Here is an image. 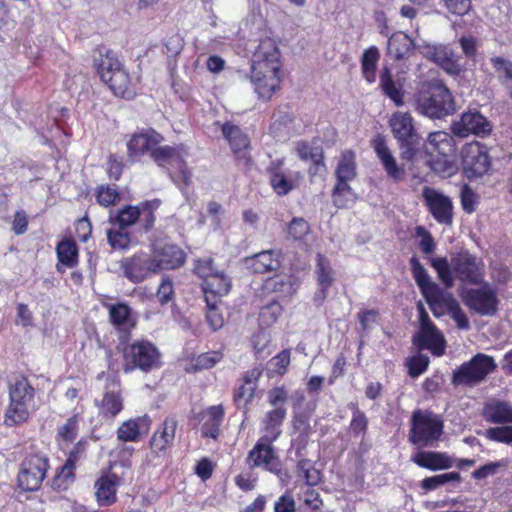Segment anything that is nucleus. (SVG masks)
I'll return each instance as SVG.
<instances>
[{
    "label": "nucleus",
    "mask_w": 512,
    "mask_h": 512,
    "mask_svg": "<svg viewBox=\"0 0 512 512\" xmlns=\"http://www.w3.org/2000/svg\"><path fill=\"white\" fill-rule=\"evenodd\" d=\"M281 54L272 38H264L254 48L251 58V82L258 96L270 99L280 87Z\"/></svg>",
    "instance_id": "1"
},
{
    "label": "nucleus",
    "mask_w": 512,
    "mask_h": 512,
    "mask_svg": "<svg viewBox=\"0 0 512 512\" xmlns=\"http://www.w3.org/2000/svg\"><path fill=\"white\" fill-rule=\"evenodd\" d=\"M430 264L447 287L453 286L455 279L467 284H479L484 279L483 261L468 251L454 254L450 260L445 257L431 258Z\"/></svg>",
    "instance_id": "2"
},
{
    "label": "nucleus",
    "mask_w": 512,
    "mask_h": 512,
    "mask_svg": "<svg viewBox=\"0 0 512 512\" xmlns=\"http://www.w3.org/2000/svg\"><path fill=\"white\" fill-rule=\"evenodd\" d=\"M413 100L415 110L431 119H442L456 110L450 90L438 80L423 83Z\"/></svg>",
    "instance_id": "3"
},
{
    "label": "nucleus",
    "mask_w": 512,
    "mask_h": 512,
    "mask_svg": "<svg viewBox=\"0 0 512 512\" xmlns=\"http://www.w3.org/2000/svg\"><path fill=\"white\" fill-rule=\"evenodd\" d=\"M34 388L23 376H17L9 385L10 403L5 412V423L16 425L25 422L33 409Z\"/></svg>",
    "instance_id": "4"
},
{
    "label": "nucleus",
    "mask_w": 512,
    "mask_h": 512,
    "mask_svg": "<svg viewBox=\"0 0 512 512\" xmlns=\"http://www.w3.org/2000/svg\"><path fill=\"white\" fill-rule=\"evenodd\" d=\"M443 420L428 410H416L411 417L409 440L415 445L431 446L443 434Z\"/></svg>",
    "instance_id": "5"
},
{
    "label": "nucleus",
    "mask_w": 512,
    "mask_h": 512,
    "mask_svg": "<svg viewBox=\"0 0 512 512\" xmlns=\"http://www.w3.org/2000/svg\"><path fill=\"white\" fill-rule=\"evenodd\" d=\"M425 149L431 156L436 154L438 158L429 161L430 167L442 176H450L455 171L454 162L449 159L455 152L453 137L444 131L430 133Z\"/></svg>",
    "instance_id": "6"
},
{
    "label": "nucleus",
    "mask_w": 512,
    "mask_h": 512,
    "mask_svg": "<svg viewBox=\"0 0 512 512\" xmlns=\"http://www.w3.org/2000/svg\"><path fill=\"white\" fill-rule=\"evenodd\" d=\"M496 367V362L492 356L478 353L453 372L452 383L454 385L475 386L482 382Z\"/></svg>",
    "instance_id": "7"
},
{
    "label": "nucleus",
    "mask_w": 512,
    "mask_h": 512,
    "mask_svg": "<svg viewBox=\"0 0 512 512\" xmlns=\"http://www.w3.org/2000/svg\"><path fill=\"white\" fill-rule=\"evenodd\" d=\"M124 361L125 372L136 368L146 372L158 366L160 353L151 342L136 341L125 348Z\"/></svg>",
    "instance_id": "8"
},
{
    "label": "nucleus",
    "mask_w": 512,
    "mask_h": 512,
    "mask_svg": "<svg viewBox=\"0 0 512 512\" xmlns=\"http://www.w3.org/2000/svg\"><path fill=\"white\" fill-rule=\"evenodd\" d=\"M420 330L413 341L419 349H427L434 356H442L446 349V340L442 332L429 319L422 303L418 304Z\"/></svg>",
    "instance_id": "9"
},
{
    "label": "nucleus",
    "mask_w": 512,
    "mask_h": 512,
    "mask_svg": "<svg viewBox=\"0 0 512 512\" xmlns=\"http://www.w3.org/2000/svg\"><path fill=\"white\" fill-rule=\"evenodd\" d=\"M273 441L275 435L261 437L250 451L249 461L252 466L261 467L284 481L288 474L283 470L282 462L272 446Z\"/></svg>",
    "instance_id": "10"
},
{
    "label": "nucleus",
    "mask_w": 512,
    "mask_h": 512,
    "mask_svg": "<svg viewBox=\"0 0 512 512\" xmlns=\"http://www.w3.org/2000/svg\"><path fill=\"white\" fill-rule=\"evenodd\" d=\"M463 170L468 178L483 176L490 168L487 148L480 142L464 145L461 151Z\"/></svg>",
    "instance_id": "11"
},
{
    "label": "nucleus",
    "mask_w": 512,
    "mask_h": 512,
    "mask_svg": "<svg viewBox=\"0 0 512 512\" xmlns=\"http://www.w3.org/2000/svg\"><path fill=\"white\" fill-rule=\"evenodd\" d=\"M48 461L38 455L24 459L18 474L19 486L25 491H36L46 476Z\"/></svg>",
    "instance_id": "12"
},
{
    "label": "nucleus",
    "mask_w": 512,
    "mask_h": 512,
    "mask_svg": "<svg viewBox=\"0 0 512 512\" xmlns=\"http://www.w3.org/2000/svg\"><path fill=\"white\" fill-rule=\"evenodd\" d=\"M270 184L277 195H286L298 185L301 175L285 167L284 159H277L268 167Z\"/></svg>",
    "instance_id": "13"
},
{
    "label": "nucleus",
    "mask_w": 512,
    "mask_h": 512,
    "mask_svg": "<svg viewBox=\"0 0 512 512\" xmlns=\"http://www.w3.org/2000/svg\"><path fill=\"white\" fill-rule=\"evenodd\" d=\"M452 131L459 137H467L470 134L484 137L491 132V124L478 111L469 110L453 123Z\"/></svg>",
    "instance_id": "14"
},
{
    "label": "nucleus",
    "mask_w": 512,
    "mask_h": 512,
    "mask_svg": "<svg viewBox=\"0 0 512 512\" xmlns=\"http://www.w3.org/2000/svg\"><path fill=\"white\" fill-rule=\"evenodd\" d=\"M419 48L423 56L437 63L448 74L459 75L463 71L464 66L460 57L449 47L425 44Z\"/></svg>",
    "instance_id": "15"
},
{
    "label": "nucleus",
    "mask_w": 512,
    "mask_h": 512,
    "mask_svg": "<svg viewBox=\"0 0 512 512\" xmlns=\"http://www.w3.org/2000/svg\"><path fill=\"white\" fill-rule=\"evenodd\" d=\"M410 263L413 277L420 288L421 293L429 304L433 314H436V305L438 304L439 299L442 298L443 291L431 280L426 269L416 257H412Z\"/></svg>",
    "instance_id": "16"
},
{
    "label": "nucleus",
    "mask_w": 512,
    "mask_h": 512,
    "mask_svg": "<svg viewBox=\"0 0 512 512\" xmlns=\"http://www.w3.org/2000/svg\"><path fill=\"white\" fill-rule=\"evenodd\" d=\"M423 198L434 219L440 224L452 223L453 205L450 198L431 187H424Z\"/></svg>",
    "instance_id": "17"
},
{
    "label": "nucleus",
    "mask_w": 512,
    "mask_h": 512,
    "mask_svg": "<svg viewBox=\"0 0 512 512\" xmlns=\"http://www.w3.org/2000/svg\"><path fill=\"white\" fill-rule=\"evenodd\" d=\"M124 276L134 283L142 282L151 273L157 271L152 257L143 254L134 255L121 261Z\"/></svg>",
    "instance_id": "18"
},
{
    "label": "nucleus",
    "mask_w": 512,
    "mask_h": 512,
    "mask_svg": "<svg viewBox=\"0 0 512 512\" xmlns=\"http://www.w3.org/2000/svg\"><path fill=\"white\" fill-rule=\"evenodd\" d=\"M371 145L387 176L394 182L402 181L405 177V169L398 165L385 139L378 135L372 140Z\"/></svg>",
    "instance_id": "19"
},
{
    "label": "nucleus",
    "mask_w": 512,
    "mask_h": 512,
    "mask_svg": "<svg viewBox=\"0 0 512 512\" xmlns=\"http://www.w3.org/2000/svg\"><path fill=\"white\" fill-rule=\"evenodd\" d=\"M467 305L482 315H492L496 312L498 299L495 291L484 285L479 289H471L466 296Z\"/></svg>",
    "instance_id": "20"
},
{
    "label": "nucleus",
    "mask_w": 512,
    "mask_h": 512,
    "mask_svg": "<svg viewBox=\"0 0 512 512\" xmlns=\"http://www.w3.org/2000/svg\"><path fill=\"white\" fill-rule=\"evenodd\" d=\"M315 275L318 289L314 295V302L320 305L326 299L328 289L335 281V271L332 268L330 261L321 254L317 255Z\"/></svg>",
    "instance_id": "21"
},
{
    "label": "nucleus",
    "mask_w": 512,
    "mask_h": 512,
    "mask_svg": "<svg viewBox=\"0 0 512 512\" xmlns=\"http://www.w3.org/2000/svg\"><path fill=\"white\" fill-rule=\"evenodd\" d=\"M394 137L402 144H415L417 133L413 118L408 112L398 111L392 114L389 120Z\"/></svg>",
    "instance_id": "22"
},
{
    "label": "nucleus",
    "mask_w": 512,
    "mask_h": 512,
    "mask_svg": "<svg viewBox=\"0 0 512 512\" xmlns=\"http://www.w3.org/2000/svg\"><path fill=\"white\" fill-rule=\"evenodd\" d=\"M151 157L159 166L167 167V169L178 170L183 174L184 182L188 181L189 176L186 171L183 154L179 149L170 146L155 147L152 151Z\"/></svg>",
    "instance_id": "23"
},
{
    "label": "nucleus",
    "mask_w": 512,
    "mask_h": 512,
    "mask_svg": "<svg viewBox=\"0 0 512 512\" xmlns=\"http://www.w3.org/2000/svg\"><path fill=\"white\" fill-rule=\"evenodd\" d=\"M163 140L162 136L154 130L134 134L127 142L128 156L137 159L145 153H150Z\"/></svg>",
    "instance_id": "24"
},
{
    "label": "nucleus",
    "mask_w": 512,
    "mask_h": 512,
    "mask_svg": "<svg viewBox=\"0 0 512 512\" xmlns=\"http://www.w3.org/2000/svg\"><path fill=\"white\" fill-rule=\"evenodd\" d=\"M412 462L431 471L447 470L454 466V457L446 452L418 451L411 457Z\"/></svg>",
    "instance_id": "25"
},
{
    "label": "nucleus",
    "mask_w": 512,
    "mask_h": 512,
    "mask_svg": "<svg viewBox=\"0 0 512 512\" xmlns=\"http://www.w3.org/2000/svg\"><path fill=\"white\" fill-rule=\"evenodd\" d=\"M299 283L292 275H275L266 279L264 289L273 293L280 300H289L297 291Z\"/></svg>",
    "instance_id": "26"
},
{
    "label": "nucleus",
    "mask_w": 512,
    "mask_h": 512,
    "mask_svg": "<svg viewBox=\"0 0 512 512\" xmlns=\"http://www.w3.org/2000/svg\"><path fill=\"white\" fill-rule=\"evenodd\" d=\"M178 422L174 416L167 417L161 427L154 432L150 445L153 452L159 454L166 451V449L173 445Z\"/></svg>",
    "instance_id": "27"
},
{
    "label": "nucleus",
    "mask_w": 512,
    "mask_h": 512,
    "mask_svg": "<svg viewBox=\"0 0 512 512\" xmlns=\"http://www.w3.org/2000/svg\"><path fill=\"white\" fill-rule=\"evenodd\" d=\"M152 260L157 271L161 269H175L184 263L185 254L178 246L166 244L155 250Z\"/></svg>",
    "instance_id": "28"
},
{
    "label": "nucleus",
    "mask_w": 512,
    "mask_h": 512,
    "mask_svg": "<svg viewBox=\"0 0 512 512\" xmlns=\"http://www.w3.org/2000/svg\"><path fill=\"white\" fill-rule=\"evenodd\" d=\"M99 414L105 419L115 418L123 409V399L120 395L119 384L113 382L107 387L103 398L98 403Z\"/></svg>",
    "instance_id": "29"
},
{
    "label": "nucleus",
    "mask_w": 512,
    "mask_h": 512,
    "mask_svg": "<svg viewBox=\"0 0 512 512\" xmlns=\"http://www.w3.org/2000/svg\"><path fill=\"white\" fill-rule=\"evenodd\" d=\"M119 483L120 478L114 473L104 474L96 481L95 495L101 506L110 505L115 502Z\"/></svg>",
    "instance_id": "30"
},
{
    "label": "nucleus",
    "mask_w": 512,
    "mask_h": 512,
    "mask_svg": "<svg viewBox=\"0 0 512 512\" xmlns=\"http://www.w3.org/2000/svg\"><path fill=\"white\" fill-rule=\"evenodd\" d=\"M244 264L248 270L258 274H264L276 270L280 262L274 251L265 250L253 256L246 257Z\"/></svg>",
    "instance_id": "31"
},
{
    "label": "nucleus",
    "mask_w": 512,
    "mask_h": 512,
    "mask_svg": "<svg viewBox=\"0 0 512 512\" xmlns=\"http://www.w3.org/2000/svg\"><path fill=\"white\" fill-rule=\"evenodd\" d=\"M425 44H415L414 41L403 32L394 33L388 40V53L396 59L409 57L412 52L417 49L421 53L419 47Z\"/></svg>",
    "instance_id": "32"
},
{
    "label": "nucleus",
    "mask_w": 512,
    "mask_h": 512,
    "mask_svg": "<svg viewBox=\"0 0 512 512\" xmlns=\"http://www.w3.org/2000/svg\"><path fill=\"white\" fill-rule=\"evenodd\" d=\"M483 417L494 424L512 423V405L507 402L492 399L483 408Z\"/></svg>",
    "instance_id": "33"
},
{
    "label": "nucleus",
    "mask_w": 512,
    "mask_h": 512,
    "mask_svg": "<svg viewBox=\"0 0 512 512\" xmlns=\"http://www.w3.org/2000/svg\"><path fill=\"white\" fill-rule=\"evenodd\" d=\"M102 81L109 86L116 96L131 99L136 94L125 70L117 71L112 75L104 74Z\"/></svg>",
    "instance_id": "34"
},
{
    "label": "nucleus",
    "mask_w": 512,
    "mask_h": 512,
    "mask_svg": "<svg viewBox=\"0 0 512 512\" xmlns=\"http://www.w3.org/2000/svg\"><path fill=\"white\" fill-rule=\"evenodd\" d=\"M226 139L235 157L248 161L249 138L237 126L226 123Z\"/></svg>",
    "instance_id": "35"
},
{
    "label": "nucleus",
    "mask_w": 512,
    "mask_h": 512,
    "mask_svg": "<svg viewBox=\"0 0 512 512\" xmlns=\"http://www.w3.org/2000/svg\"><path fill=\"white\" fill-rule=\"evenodd\" d=\"M438 308H443L448 315L455 321L457 327L462 330L470 328L469 320L464 311L459 306L458 302L450 295L442 294L436 305V316H439Z\"/></svg>",
    "instance_id": "36"
},
{
    "label": "nucleus",
    "mask_w": 512,
    "mask_h": 512,
    "mask_svg": "<svg viewBox=\"0 0 512 512\" xmlns=\"http://www.w3.org/2000/svg\"><path fill=\"white\" fill-rule=\"evenodd\" d=\"M223 409L221 406H213L208 408L202 414L203 425L201 427V435L216 439L220 432L222 422Z\"/></svg>",
    "instance_id": "37"
},
{
    "label": "nucleus",
    "mask_w": 512,
    "mask_h": 512,
    "mask_svg": "<svg viewBox=\"0 0 512 512\" xmlns=\"http://www.w3.org/2000/svg\"><path fill=\"white\" fill-rule=\"evenodd\" d=\"M296 155L303 161H311L314 165V173L325 170L324 156L321 148L310 146L305 141L297 142L294 146Z\"/></svg>",
    "instance_id": "38"
},
{
    "label": "nucleus",
    "mask_w": 512,
    "mask_h": 512,
    "mask_svg": "<svg viewBox=\"0 0 512 512\" xmlns=\"http://www.w3.org/2000/svg\"><path fill=\"white\" fill-rule=\"evenodd\" d=\"M337 183H348L356 176L355 154L351 150L342 152L335 171Z\"/></svg>",
    "instance_id": "39"
},
{
    "label": "nucleus",
    "mask_w": 512,
    "mask_h": 512,
    "mask_svg": "<svg viewBox=\"0 0 512 512\" xmlns=\"http://www.w3.org/2000/svg\"><path fill=\"white\" fill-rule=\"evenodd\" d=\"M380 87L383 93L389 97L396 106L404 105V93L401 86H398L392 79L390 69L384 67L380 75Z\"/></svg>",
    "instance_id": "40"
},
{
    "label": "nucleus",
    "mask_w": 512,
    "mask_h": 512,
    "mask_svg": "<svg viewBox=\"0 0 512 512\" xmlns=\"http://www.w3.org/2000/svg\"><path fill=\"white\" fill-rule=\"evenodd\" d=\"M148 426L149 421L146 417L127 420L118 428L117 438L124 442L136 441L140 434V429L142 427L148 428Z\"/></svg>",
    "instance_id": "41"
},
{
    "label": "nucleus",
    "mask_w": 512,
    "mask_h": 512,
    "mask_svg": "<svg viewBox=\"0 0 512 512\" xmlns=\"http://www.w3.org/2000/svg\"><path fill=\"white\" fill-rule=\"evenodd\" d=\"M380 58L378 48L371 46L366 49L361 58V71L364 79L368 83H374L376 81V69L377 63Z\"/></svg>",
    "instance_id": "42"
},
{
    "label": "nucleus",
    "mask_w": 512,
    "mask_h": 512,
    "mask_svg": "<svg viewBox=\"0 0 512 512\" xmlns=\"http://www.w3.org/2000/svg\"><path fill=\"white\" fill-rule=\"evenodd\" d=\"M130 314V308L122 303L111 305L109 308V317L112 324L121 330H127L134 326V321Z\"/></svg>",
    "instance_id": "43"
},
{
    "label": "nucleus",
    "mask_w": 512,
    "mask_h": 512,
    "mask_svg": "<svg viewBox=\"0 0 512 512\" xmlns=\"http://www.w3.org/2000/svg\"><path fill=\"white\" fill-rule=\"evenodd\" d=\"M286 417V410L283 407H277L268 412L263 420L265 433L262 437H272L275 435V440L281 433L280 425Z\"/></svg>",
    "instance_id": "44"
},
{
    "label": "nucleus",
    "mask_w": 512,
    "mask_h": 512,
    "mask_svg": "<svg viewBox=\"0 0 512 512\" xmlns=\"http://www.w3.org/2000/svg\"><path fill=\"white\" fill-rule=\"evenodd\" d=\"M356 198L348 183H337L332 193L333 203L338 208H349L355 203Z\"/></svg>",
    "instance_id": "45"
},
{
    "label": "nucleus",
    "mask_w": 512,
    "mask_h": 512,
    "mask_svg": "<svg viewBox=\"0 0 512 512\" xmlns=\"http://www.w3.org/2000/svg\"><path fill=\"white\" fill-rule=\"evenodd\" d=\"M260 376L261 370L259 368H254L246 373L245 384L239 388L235 397L237 402H240L241 399L248 402L253 398L256 390V381Z\"/></svg>",
    "instance_id": "46"
},
{
    "label": "nucleus",
    "mask_w": 512,
    "mask_h": 512,
    "mask_svg": "<svg viewBox=\"0 0 512 512\" xmlns=\"http://www.w3.org/2000/svg\"><path fill=\"white\" fill-rule=\"evenodd\" d=\"M57 256L59 261L68 266L73 267L77 263V247L71 240H63L57 246Z\"/></svg>",
    "instance_id": "47"
},
{
    "label": "nucleus",
    "mask_w": 512,
    "mask_h": 512,
    "mask_svg": "<svg viewBox=\"0 0 512 512\" xmlns=\"http://www.w3.org/2000/svg\"><path fill=\"white\" fill-rule=\"evenodd\" d=\"M448 482H461V475L458 472H449L426 477L421 481V487L426 491H432Z\"/></svg>",
    "instance_id": "48"
},
{
    "label": "nucleus",
    "mask_w": 512,
    "mask_h": 512,
    "mask_svg": "<svg viewBox=\"0 0 512 512\" xmlns=\"http://www.w3.org/2000/svg\"><path fill=\"white\" fill-rule=\"evenodd\" d=\"M203 292L207 307L219 308L222 305V282L206 281L203 283Z\"/></svg>",
    "instance_id": "49"
},
{
    "label": "nucleus",
    "mask_w": 512,
    "mask_h": 512,
    "mask_svg": "<svg viewBox=\"0 0 512 512\" xmlns=\"http://www.w3.org/2000/svg\"><path fill=\"white\" fill-rule=\"evenodd\" d=\"M195 272L204 279V282L206 281H212V282H223L224 276L223 273H218L214 271L212 267V259L206 258V259H199L196 262L195 265Z\"/></svg>",
    "instance_id": "50"
},
{
    "label": "nucleus",
    "mask_w": 512,
    "mask_h": 512,
    "mask_svg": "<svg viewBox=\"0 0 512 512\" xmlns=\"http://www.w3.org/2000/svg\"><path fill=\"white\" fill-rule=\"evenodd\" d=\"M282 307L277 302H271L264 306L259 312V325L260 327L267 328L272 326L278 320V317L282 313Z\"/></svg>",
    "instance_id": "51"
},
{
    "label": "nucleus",
    "mask_w": 512,
    "mask_h": 512,
    "mask_svg": "<svg viewBox=\"0 0 512 512\" xmlns=\"http://www.w3.org/2000/svg\"><path fill=\"white\" fill-rule=\"evenodd\" d=\"M298 475L303 477L307 486L317 485L321 480L320 471L308 459H301L297 464Z\"/></svg>",
    "instance_id": "52"
},
{
    "label": "nucleus",
    "mask_w": 512,
    "mask_h": 512,
    "mask_svg": "<svg viewBox=\"0 0 512 512\" xmlns=\"http://www.w3.org/2000/svg\"><path fill=\"white\" fill-rule=\"evenodd\" d=\"M140 215L141 209L139 206H126L116 215L115 223L119 225L120 229H124L135 224Z\"/></svg>",
    "instance_id": "53"
},
{
    "label": "nucleus",
    "mask_w": 512,
    "mask_h": 512,
    "mask_svg": "<svg viewBox=\"0 0 512 512\" xmlns=\"http://www.w3.org/2000/svg\"><path fill=\"white\" fill-rule=\"evenodd\" d=\"M124 70L118 58L115 56L113 52H107L103 55L98 64V72L100 74L101 79H103L104 74L112 75L117 71Z\"/></svg>",
    "instance_id": "54"
},
{
    "label": "nucleus",
    "mask_w": 512,
    "mask_h": 512,
    "mask_svg": "<svg viewBox=\"0 0 512 512\" xmlns=\"http://www.w3.org/2000/svg\"><path fill=\"white\" fill-rule=\"evenodd\" d=\"M429 365V358L424 354H417L407 358L406 366L408 373L412 378H417L423 374Z\"/></svg>",
    "instance_id": "55"
},
{
    "label": "nucleus",
    "mask_w": 512,
    "mask_h": 512,
    "mask_svg": "<svg viewBox=\"0 0 512 512\" xmlns=\"http://www.w3.org/2000/svg\"><path fill=\"white\" fill-rule=\"evenodd\" d=\"M485 437L504 444L512 443V425L492 427L485 431Z\"/></svg>",
    "instance_id": "56"
},
{
    "label": "nucleus",
    "mask_w": 512,
    "mask_h": 512,
    "mask_svg": "<svg viewBox=\"0 0 512 512\" xmlns=\"http://www.w3.org/2000/svg\"><path fill=\"white\" fill-rule=\"evenodd\" d=\"M298 500L307 508L312 511L319 509L322 506V499L320 494L313 488L306 486Z\"/></svg>",
    "instance_id": "57"
},
{
    "label": "nucleus",
    "mask_w": 512,
    "mask_h": 512,
    "mask_svg": "<svg viewBox=\"0 0 512 512\" xmlns=\"http://www.w3.org/2000/svg\"><path fill=\"white\" fill-rule=\"evenodd\" d=\"M222 352L213 351L199 355L194 363L195 370L210 369L222 360Z\"/></svg>",
    "instance_id": "58"
},
{
    "label": "nucleus",
    "mask_w": 512,
    "mask_h": 512,
    "mask_svg": "<svg viewBox=\"0 0 512 512\" xmlns=\"http://www.w3.org/2000/svg\"><path fill=\"white\" fill-rule=\"evenodd\" d=\"M309 231V224L303 218H294L288 225V234L294 240L304 239Z\"/></svg>",
    "instance_id": "59"
},
{
    "label": "nucleus",
    "mask_w": 512,
    "mask_h": 512,
    "mask_svg": "<svg viewBox=\"0 0 512 512\" xmlns=\"http://www.w3.org/2000/svg\"><path fill=\"white\" fill-rule=\"evenodd\" d=\"M290 364V351L289 350H283L276 356H274L270 362V369L273 373L278 375H283L287 367Z\"/></svg>",
    "instance_id": "60"
},
{
    "label": "nucleus",
    "mask_w": 512,
    "mask_h": 512,
    "mask_svg": "<svg viewBox=\"0 0 512 512\" xmlns=\"http://www.w3.org/2000/svg\"><path fill=\"white\" fill-rule=\"evenodd\" d=\"M119 199V193L114 187L101 186L97 191V201L102 206H110Z\"/></svg>",
    "instance_id": "61"
},
{
    "label": "nucleus",
    "mask_w": 512,
    "mask_h": 512,
    "mask_svg": "<svg viewBox=\"0 0 512 512\" xmlns=\"http://www.w3.org/2000/svg\"><path fill=\"white\" fill-rule=\"evenodd\" d=\"M416 236L419 240V247L425 254H430L435 250V242L431 233L426 230L423 226L416 228Z\"/></svg>",
    "instance_id": "62"
},
{
    "label": "nucleus",
    "mask_w": 512,
    "mask_h": 512,
    "mask_svg": "<svg viewBox=\"0 0 512 512\" xmlns=\"http://www.w3.org/2000/svg\"><path fill=\"white\" fill-rule=\"evenodd\" d=\"M107 239L110 246L114 249H125L129 246L130 238L128 233L121 230H108Z\"/></svg>",
    "instance_id": "63"
},
{
    "label": "nucleus",
    "mask_w": 512,
    "mask_h": 512,
    "mask_svg": "<svg viewBox=\"0 0 512 512\" xmlns=\"http://www.w3.org/2000/svg\"><path fill=\"white\" fill-rule=\"evenodd\" d=\"M491 62L496 71L501 73L499 78L502 83L512 78V62L502 57H494Z\"/></svg>",
    "instance_id": "64"
}]
</instances>
